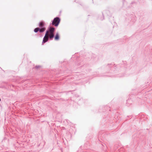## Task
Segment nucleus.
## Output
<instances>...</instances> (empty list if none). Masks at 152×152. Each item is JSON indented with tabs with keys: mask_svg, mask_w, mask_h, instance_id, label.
Returning <instances> with one entry per match:
<instances>
[{
	"mask_svg": "<svg viewBox=\"0 0 152 152\" xmlns=\"http://www.w3.org/2000/svg\"><path fill=\"white\" fill-rule=\"evenodd\" d=\"M55 28L53 27H50L49 29L47 30L46 33H47V34L49 36L50 39H52L54 36V32Z\"/></svg>",
	"mask_w": 152,
	"mask_h": 152,
	"instance_id": "f257e3e1",
	"label": "nucleus"
},
{
	"mask_svg": "<svg viewBox=\"0 0 152 152\" xmlns=\"http://www.w3.org/2000/svg\"><path fill=\"white\" fill-rule=\"evenodd\" d=\"M60 22V20L59 18L58 17H56L54 19L52 23V24L55 26H57L58 25Z\"/></svg>",
	"mask_w": 152,
	"mask_h": 152,
	"instance_id": "f03ea898",
	"label": "nucleus"
},
{
	"mask_svg": "<svg viewBox=\"0 0 152 152\" xmlns=\"http://www.w3.org/2000/svg\"><path fill=\"white\" fill-rule=\"evenodd\" d=\"M74 97L76 98V99H75V101H78L79 103V104H81V103L80 102H83V98H81L80 99V96L77 95H75V96H74Z\"/></svg>",
	"mask_w": 152,
	"mask_h": 152,
	"instance_id": "7ed1b4c3",
	"label": "nucleus"
},
{
	"mask_svg": "<svg viewBox=\"0 0 152 152\" xmlns=\"http://www.w3.org/2000/svg\"><path fill=\"white\" fill-rule=\"evenodd\" d=\"M47 34V33H45V36L43 38L42 42L43 43H45L48 40L49 36H48V35Z\"/></svg>",
	"mask_w": 152,
	"mask_h": 152,
	"instance_id": "20e7f679",
	"label": "nucleus"
},
{
	"mask_svg": "<svg viewBox=\"0 0 152 152\" xmlns=\"http://www.w3.org/2000/svg\"><path fill=\"white\" fill-rule=\"evenodd\" d=\"M44 26V23L42 21L39 23V26L40 27H43Z\"/></svg>",
	"mask_w": 152,
	"mask_h": 152,
	"instance_id": "39448f33",
	"label": "nucleus"
},
{
	"mask_svg": "<svg viewBox=\"0 0 152 152\" xmlns=\"http://www.w3.org/2000/svg\"><path fill=\"white\" fill-rule=\"evenodd\" d=\"M46 29V28L45 27H42L41 28H39V31L40 33L43 32Z\"/></svg>",
	"mask_w": 152,
	"mask_h": 152,
	"instance_id": "423d86ee",
	"label": "nucleus"
},
{
	"mask_svg": "<svg viewBox=\"0 0 152 152\" xmlns=\"http://www.w3.org/2000/svg\"><path fill=\"white\" fill-rule=\"evenodd\" d=\"M59 39V35L58 33H57L55 37V39L56 40H58Z\"/></svg>",
	"mask_w": 152,
	"mask_h": 152,
	"instance_id": "0eeeda50",
	"label": "nucleus"
},
{
	"mask_svg": "<svg viewBox=\"0 0 152 152\" xmlns=\"http://www.w3.org/2000/svg\"><path fill=\"white\" fill-rule=\"evenodd\" d=\"M114 65L113 64H108L107 65V67L108 68H111Z\"/></svg>",
	"mask_w": 152,
	"mask_h": 152,
	"instance_id": "6e6552de",
	"label": "nucleus"
},
{
	"mask_svg": "<svg viewBox=\"0 0 152 152\" xmlns=\"http://www.w3.org/2000/svg\"><path fill=\"white\" fill-rule=\"evenodd\" d=\"M39 28H37L34 29V31L35 32H37L39 31Z\"/></svg>",
	"mask_w": 152,
	"mask_h": 152,
	"instance_id": "1a4fd4ad",
	"label": "nucleus"
},
{
	"mask_svg": "<svg viewBox=\"0 0 152 152\" xmlns=\"http://www.w3.org/2000/svg\"><path fill=\"white\" fill-rule=\"evenodd\" d=\"M129 100H127V102H129Z\"/></svg>",
	"mask_w": 152,
	"mask_h": 152,
	"instance_id": "9d476101",
	"label": "nucleus"
},
{
	"mask_svg": "<svg viewBox=\"0 0 152 152\" xmlns=\"http://www.w3.org/2000/svg\"><path fill=\"white\" fill-rule=\"evenodd\" d=\"M1 100V99H0V101Z\"/></svg>",
	"mask_w": 152,
	"mask_h": 152,
	"instance_id": "9b49d317",
	"label": "nucleus"
}]
</instances>
